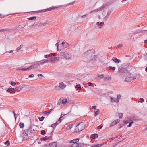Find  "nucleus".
<instances>
[{
  "mask_svg": "<svg viewBox=\"0 0 147 147\" xmlns=\"http://www.w3.org/2000/svg\"><path fill=\"white\" fill-rule=\"evenodd\" d=\"M94 50L93 49L88 50L84 53L83 57L89 60H92L94 57Z\"/></svg>",
  "mask_w": 147,
  "mask_h": 147,
  "instance_id": "nucleus-1",
  "label": "nucleus"
},
{
  "mask_svg": "<svg viewBox=\"0 0 147 147\" xmlns=\"http://www.w3.org/2000/svg\"><path fill=\"white\" fill-rule=\"evenodd\" d=\"M84 128V125L83 123H78L76 126L75 130L76 132H79L82 131Z\"/></svg>",
  "mask_w": 147,
  "mask_h": 147,
  "instance_id": "nucleus-2",
  "label": "nucleus"
},
{
  "mask_svg": "<svg viewBox=\"0 0 147 147\" xmlns=\"http://www.w3.org/2000/svg\"><path fill=\"white\" fill-rule=\"evenodd\" d=\"M32 129V128H29L26 131H24L23 133V141H25L27 139L28 136V132L30 131Z\"/></svg>",
  "mask_w": 147,
  "mask_h": 147,
  "instance_id": "nucleus-3",
  "label": "nucleus"
},
{
  "mask_svg": "<svg viewBox=\"0 0 147 147\" xmlns=\"http://www.w3.org/2000/svg\"><path fill=\"white\" fill-rule=\"evenodd\" d=\"M40 67L39 63H38V61H36L34 63V64L29 66V69L30 70L32 69H37Z\"/></svg>",
  "mask_w": 147,
  "mask_h": 147,
  "instance_id": "nucleus-4",
  "label": "nucleus"
},
{
  "mask_svg": "<svg viewBox=\"0 0 147 147\" xmlns=\"http://www.w3.org/2000/svg\"><path fill=\"white\" fill-rule=\"evenodd\" d=\"M136 77L135 76L132 77L129 76L126 78L125 79V81L127 82H130L131 81L133 80L134 79H136Z\"/></svg>",
  "mask_w": 147,
  "mask_h": 147,
  "instance_id": "nucleus-5",
  "label": "nucleus"
},
{
  "mask_svg": "<svg viewBox=\"0 0 147 147\" xmlns=\"http://www.w3.org/2000/svg\"><path fill=\"white\" fill-rule=\"evenodd\" d=\"M38 63L39 64V65H43L45 63H48V60H42L40 61H38Z\"/></svg>",
  "mask_w": 147,
  "mask_h": 147,
  "instance_id": "nucleus-6",
  "label": "nucleus"
},
{
  "mask_svg": "<svg viewBox=\"0 0 147 147\" xmlns=\"http://www.w3.org/2000/svg\"><path fill=\"white\" fill-rule=\"evenodd\" d=\"M119 119H117L113 121L111 124L110 126H113L116 124L118 123L119 122Z\"/></svg>",
  "mask_w": 147,
  "mask_h": 147,
  "instance_id": "nucleus-7",
  "label": "nucleus"
},
{
  "mask_svg": "<svg viewBox=\"0 0 147 147\" xmlns=\"http://www.w3.org/2000/svg\"><path fill=\"white\" fill-rule=\"evenodd\" d=\"M50 147H56L57 146L58 144L56 142H54L49 144Z\"/></svg>",
  "mask_w": 147,
  "mask_h": 147,
  "instance_id": "nucleus-8",
  "label": "nucleus"
},
{
  "mask_svg": "<svg viewBox=\"0 0 147 147\" xmlns=\"http://www.w3.org/2000/svg\"><path fill=\"white\" fill-rule=\"evenodd\" d=\"M71 54L69 53H66L65 58L67 59H69L71 57Z\"/></svg>",
  "mask_w": 147,
  "mask_h": 147,
  "instance_id": "nucleus-9",
  "label": "nucleus"
},
{
  "mask_svg": "<svg viewBox=\"0 0 147 147\" xmlns=\"http://www.w3.org/2000/svg\"><path fill=\"white\" fill-rule=\"evenodd\" d=\"M79 139L78 138L76 139H74L70 141L71 143L77 144V142H78L79 141Z\"/></svg>",
  "mask_w": 147,
  "mask_h": 147,
  "instance_id": "nucleus-10",
  "label": "nucleus"
},
{
  "mask_svg": "<svg viewBox=\"0 0 147 147\" xmlns=\"http://www.w3.org/2000/svg\"><path fill=\"white\" fill-rule=\"evenodd\" d=\"M30 70L29 67H27L22 66L21 70L23 71H27Z\"/></svg>",
  "mask_w": 147,
  "mask_h": 147,
  "instance_id": "nucleus-11",
  "label": "nucleus"
},
{
  "mask_svg": "<svg viewBox=\"0 0 147 147\" xmlns=\"http://www.w3.org/2000/svg\"><path fill=\"white\" fill-rule=\"evenodd\" d=\"M96 24L98 26V28L100 29L101 28V26L104 25V22H102L99 23V22H97Z\"/></svg>",
  "mask_w": 147,
  "mask_h": 147,
  "instance_id": "nucleus-12",
  "label": "nucleus"
},
{
  "mask_svg": "<svg viewBox=\"0 0 147 147\" xmlns=\"http://www.w3.org/2000/svg\"><path fill=\"white\" fill-rule=\"evenodd\" d=\"M98 137V135L96 134H93L91 135V137L93 139L96 138Z\"/></svg>",
  "mask_w": 147,
  "mask_h": 147,
  "instance_id": "nucleus-13",
  "label": "nucleus"
},
{
  "mask_svg": "<svg viewBox=\"0 0 147 147\" xmlns=\"http://www.w3.org/2000/svg\"><path fill=\"white\" fill-rule=\"evenodd\" d=\"M112 60L113 61L116 63H120L121 61V60L119 59H117V58H113L112 59Z\"/></svg>",
  "mask_w": 147,
  "mask_h": 147,
  "instance_id": "nucleus-14",
  "label": "nucleus"
},
{
  "mask_svg": "<svg viewBox=\"0 0 147 147\" xmlns=\"http://www.w3.org/2000/svg\"><path fill=\"white\" fill-rule=\"evenodd\" d=\"M74 144L76 145V146H77V147L83 146L84 145H85L87 144H82L79 143Z\"/></svg>",
  "mask_w": 147,
  "mask_h": 147,
  "instance_id": "nucleus-15",
  "label": "nucleus"
},
{
  "mask_svg": "<svg viewBox=\"0 0 147 147\" xmlns=\"http://www.w3.org/2000/svg\"><path fill=\"white\" fill-rule=\"evenodd\" d=\"M94 116H97L99 113L100 112V111L99 109H96L94 110Z\"/></svg>",
  "mask_w": 147,
  "mask_h": 147,
  "instance_id": "nucleus-16",
  "label": "nucleus"
},
{
  "mask_svg": "<svg viewBox=\"0 0 147 147\" xmlns=\"http://www.w3.org/2000/svg\"><path fill=\"white\" fill-rule=\"evenodd\" d=\"M110 98V100H111V102H118V101H116V99L115 98H114L111 97Z\"/></svg>",
  "mask_w": 147,
  "mask_h": 147,
  "instance_id": "nucleus-17",
  "label": "nucleus"
},
{
  "mask_svg": "<svg viewBox=\"0 0 147 147\" xmlns=\"http://www.w3.org/2000/svg\"><path fill=\"white\" fill-rule=\"evenodd\" d=\"M55 9L54 7L49 8H48L45 9L44 11L43 10H42L41 11H42L43 12H46L48 11H50L52 10L53 9Z\"/></svg>",
  "mask_w": 147,
  "mask_h": 147,
  "instance_id": "nucleus-18",
  "label": "nucleus"
},
{
  "mask_svg": "<svg viewBox=\"0 0 147 147\" xmlns=\"http://www.w3.org/2000/svg\"><path fill=\"white\" fill-rule=\"evenodd\" d=\"M47 60H48V62H50L52 63H54L55 61V59L54 58H52L51 59H49Z\"/></svg>",
  "mask_w": 147,
  "mask_h": 147,
  "instance_id": "nucleus-19",
  "label": "nucleus"
},
{
  "mask_svg": "<svg viewBox=\"0 0 147 147\" xmlns=\"http://www.w3.org/2000/svg\"><path fill=\"white\" fill-rule=\"evenodd\" d=\"M59 86L61 88L63 89L66 86H64V83L63 82H62L59 83Z\"/></svg>",
  "mask_w": 147,
  "mask_h": 147,
  "instance_id": "nucleus-20",
  "label": "nucleus"
},
{
  "mask_svg": "<svg viewBox=\"0 0 147 147\" xmlns=\"http://www.w3.org/2000/svg\"><path fill=\"white\" fill-rule=\"evenodd\" d=\"M116 115H117L120 118L122 117L123 116V114L120 113H116Z\"/></svg>",
  "mask_w": 147,
  "mask_h": 147,
  "instance_id": "nucleus-21",
  "label": "nucleus"
},
{
  "mask_svg": "<svg viewBox=\"0 0 147 147\" xmlns=\"http://www.w3.org/2000/svg\"><path fill=\"white\" fill-rule=\"evenodd\" d=\"M104 144H103L94 145L92 146V147H100Z\"/></svg>",
  "mask_w": 147,
  "mask_h": 147,
  "instance_id": "nucleus-22",
  "label": "nucleus"
},
{
  "mask_svg": "<svg viewBox=\"0 0 147 147\" xmlns=\"http://www.w3.org/2000/svg\"><path fill=\"white\" fill-rule=\"evenodd\" d=\"M15 90V89L13 88H9L7 90V92H10L11 91L13 92Z\"/></svg>",
  "mask_w": 147,
  "mask_h": 147,
  "instance_id": "nucleus-23",
  "label": "nucleus"
},
{
  "mask_svg": "<svg viewBox=\"0 0 147 147\" xmlns=\"http://www.w3.org/2000/svg\"><path fill=\"white\" fill-rule=\"evenodd\" d=\"M130 120H128L127 119H125L123 121V123H124L125 125L128 123L129 122V121Z\"/></svg>",
  "mask_w": 147,
  "mask_h": 147,
  "instance_id": "nucleus-24",
  "label": "nucleus"
},
{
  "mask_svg": "<svg viewBox=\"0 0 147 147\" xmlns=\"http://www.w3.org/2000/svg\"><path fill=\"white\" fill-rule=\"evenodd\" d=\"M97 76L98 77L97 78L98 79L103 78L104 77V76L103 74L101 75L98 74L97 75Z\"/></svg>",
  "mask_w": 147,
  "mask_h": 147,
  "instance_id": "nucleus-25",
  "label": "nucleus"
},
{
  "mask_svg": "<svg viewBox=\"0 0 147 147\" xmlns=\"http://www.w3.org/2000/svg\"><path fill=\"white\" fill-rule=\"evenodd\" d=\"M65 54H66V53L65 52H61L60 53V55L62 56H65Z\"/></svg>",
  "mask_w": 147,
  "mask_h": 147,
  "instance_id": "nucleus-26",
  "label": "nucleus"
},
{
  "mask_svg": "<svg viewBox=\"0 0 147 147\" xmlns=\"http://www.w3.org/2000/svg\"><path fill=\"white\" fill-rule=\"evenodd\" d=\"M76 87L77 88L78 90H80L81 89V86L80 85L78 84L76 86Z\"/></svg>",
  "mask_w": 147,
  "mask_h": 147,
  "instance_id": "nucleus-27",
  "label": "nucleus"
},
{
  "mask_svg": "<svg viewBox=\"0 0 147 147\" xmlns=\"http://www.w3.org/2000/svg\"><path fill=\"white\" fill-rule=\"evenodd\" d=\"M36 18V16H33L29 18H28L29 20H33L34 19H35Z\"/></svg>",
  "mask_w": 147,
  "mask_h": 147,
  "instance_id": "nucleus-28",
  "label": "nucleus"
},
{
  "mask_svg": "<svg viewBox=\"0 0 147 147\" xmlns=\"http://www.w3.org/2000/svg\"><path fill=\"white\" fill-rule=\"evenodd\" d=\"M57 125L55 123L52 124L51 125V127L53 128V129H55Z\"/></svg>",
  "mask_w": 147,
  "mask_h": 147,
  "instance_id": "nucleus-29",
  "label": "nucleus"
},
{
  "mask_svg": "<svg viewBox=\"0 0 147 147\" xmlns=\"http://www.w3.org/2000/svg\"><path fill=\"white\" fill-rule=\"evenodd\" d=\"M20 127V128H23L24 127V123H19V125Z\"/></svg>",
  "mask_w": 147,
  "mask_h": 147,
  "instance_id": "nucleus-30",
  "label": "nucleus"
},
{
  "mask_svg": "<svg viewBox=\"0 0 147 147\" xmlns=\"http://www.w3.org/2000/svg\"><path fill=\"white\" fill-rule=\"evenodd\" d=\"M44 118H45L43 116H42L41 117H39L38 119L40 121H42L43 120Z\"/></svg>",
  "mask_w": 147,
  "mask_h": 147,
  "instance_id": "nucleus-31",
  "label": "nucleus"
},
{
  "mask_svg": "<svg viewBox=\"0 0 147 147\" xmlns=\"http://www.w3.org/2000/svg\"><path fill=\"white\" fill-rule=\"evenodd\" d=\"M109 69H111L115 71V67H112L111 66H109Z\"/></svg>",
  "mask_w": 147,
  "mask_h": 147,
  "instance_id": "nucleus-32",
  "label": "nucleus"
},
{
  "mask_svg": "<svg viewBox=\"0 0 147 147\" xmlns=\"http://www.w3.org/2000/svg\"><path fill=\"white\" fill-rule=\"evenodd\" d=\"M62 103L63 104H65L67 103V100L66 99H64L63 100Z\"/></svg>",
  "mask_w": 147,
  "mask_h": 147,
  "instance_id": "nucleus-33",
  "label": "nucleus"
},
{
  "mask_svg": "<svg viewBox=\"0 0 147 147\" xmlns=\"http://www.w3.org/2000/svg\"><path fill=\"white\" fill-rule=\"evenodd\" d=\"M62 120L60 119H59L55 123L57 125Z\"/></svg>",
  "mask_w": 147,
  "mask_h": 147,
  "instance_id": "nucleus-34",
  "label": "nucleus"
},
{
  "mask_svg": "<svg viewBox=\"0 0 147 147\" xmlns=\"http://www.w3.org/2000/svg\"><path fill=\"white\" fill-rule=\"evenodd\" d=\"M62 120L60 119H59L55 123L57 125Z\"/></svg>",
  "mask_w": 147,
  "mask_h": 147,
  "instance_id": "nucleus-35",
  "label": "nucleus"
},
{
  "mask_svg": "<svg viewBox=\"0 0 147 147\" xmlns=\"http://www.w3.org/2000/svg\"><path fill=\"white\" fill-rule=\"evenodd\" d=\"M121 98V96L120 95H118L117 96V98L116 99V101H119V99H120Z\"/></svg>",
  "mask_w": 147,
  "mask_h": 147,
  "instance_id": "nucleus-36",
  "label": "nucleus"
},
{
  "mask_svg": "<svg viewBox=\"0 0 147 147\" xmlns=\"http://www.w3.org/2000/svg\"><path fill=\"white\" fill-rule=\"evenodd\" d=\"M74 125L72 124L69 125L67 127L68 129H70L72 128L74 126Z\"/></svg>",
  "mask_w": 147,
  "mask_h": 147,
  "instance_id": "nucleus-37",
  "label": "nucleus"
},
{
  "mask_svg": "<svg viewBox=\"0 0 147 147\" xmlns=\"http://www.w3.org/2000/svg\"><path fill=\"white\" fill-rule=\"evenodd\" d=\"M5 144L7 146H9L10 144V142L9 140H7L5 143Z\"/></svg>",
  "mask_w": 147,
  "mask_h": 147,
  "instance_id": "nucleus-38",
  "label": "nucleus"
},
{
  "mask_svg": "<svg viewBox=\"0 0 147 147\" xmlns=\"http://www.w3.org/2000/svg\"><path fill=\"white\" fill-rule=\"evenodd\" d=\"M134 122L133 121H131L130 122L129 124L127 126L128 127H130L131 126V125L132 124H133Z\"/></svg>",
  "mask_w": 147,
  "mask_h": 147,
  "instance_id": "nucleus-39",
  "label": "nucleus"
},
{
  "mask_svg": "<svg viewBox=\"0 0 147 147\" xmlns=\"http://www.w3.org/2000/svg\"><path fill=\"white\" fill-rule=\"evenodd\" d=\"M125 125L123 123V124H121L119 126V129L121 128Z\"/></svg>",
  "mask_w": 147,
  "mask_h": 147,
  "instance_id": "nucleus-40",
  "label": "nucleus"
},
{
  "mask_svg": "<svg viewBox=\"0 0 147 147\" xmlns=\"http://www.w3.org/2000/svg\"><path fill=\"white\" fill-rule=\"evenodd\" d=\"M9 29H3L1 30H0V32H2L3 31H8L9 30Z\"/></svg>",
  "mask_w": 147,
  "mask_h": 147,
  "instance_id": "nucleus-41",
  "label": "nucleus"
},
{
  "mask_svg": "<svg viewBox=\"0 0 147 147\" xmlns=\"http://www.w3.org/2000/svg\"><path fill=\"white\" fill-rule=\"evenodd\" d=\"M22 47V45H20V46L18 47L17 48V51H18Z\"/></svg>",
  "mask_w": 147,
  "mask_h": 147,
  "instance_id": "nucleus-42",
  "label": "nucleus"
},
{
  "mask_svg": "<svg viewBox=\"0 0 147 147\" xmlns=\"http://www.w3.org/2000/svg\"><path fill=\"white\" fill-rule=\"evenodd\" d=\"M46 134V132L45 130H42L41 131V134L42 135H44Z\"/></svg>",
  "mask_w": 147,
  "mask_h": 147,
  "instance_id": "nucleus-43",
  "label": "nucleus"
},
{
  "mask_svg": "<svg viewBox=\"0 0 147 147\" xmlns=\"http://www.w3.org/2000/svg\"><path fill=\"white\" fill-rule=\"evenodd\" d=\"M77 146H76V145L74 144H72L71 146H69V147H77Z\"/></svg>",
  "mask_w": 147,
  "mask_h": 147,
  "instance_id": "nucleus-44",
  "label": "nucleus"
},
{
  "mask_svg": "<svg viewBox=\"0 0 147 147\" xmlns=\"http://www.w3.org/2000/svg\"><path fill=\"white\" fill-rule=\"evenodd\" d=\"M11 84L12 86H15L16 84V83L13 81L11 82Z\"/></svg>",
  "mask_w": 147,
  "mask_h": 147,
  "instance_id": "nucleus-45",
  "label": "nucleus"
},
{
  "mask_svg": "<svg viewBox=\"0 0 147 147\" xmlns=\"http://www.w3.org/2000/svg\"><path fill=\"white\" fill-rule=\"evenodd\" d=\"M111 11L110 10L108 11L107 13V16H109L111 14Z\"/></svg>",
  "mask_w": 147,
  "mask_h": 147,
  "instance_id": "nucleus-46",
  "label": "nucleus"
},
{
  "mask_svg": "<svg viewBox=\"0 0 147 147\" xmlns=\"http://www.w3.org/2000/svg\"><path fill=\"white\" fill-rule=\"evenodd\" d=\"M144 101L143 98H140V102L141 103H143Z\"/></svg>",
  "mask_w": 147,
  "mask_h": 147,
  "instance_id": "nucleus-47",
  "label": "nucleus"
},
{
  "mask_svg": "<svg viewBox=\"0 0 147 147\" xmlns=\"http://www.w3.org/2000/svg\"><path fill=\"white\" fill-rule=\"evenodd\" d=\"M87 84L89 86H92V84L91 82H88V83Z\"/></svg>",
  "mask_w": 147,
  "mask_h": 147,
  "instance_id": "nucleus-48",
  "label": "nucleus"
},
{
  "mask_svg": "<svg viewBox=\"0 0 147 147\" xmlns=\"http://www.w3.org/2000/svg\"><path fill=\"white\" fill-rule=\"evenodd\" d=\"M65 115H63V114H61V116H60V117L59 118V119H61V118L63 117V116H64Z\"/></svg>",
  "mask_w": 147,
  "mask_h": 147,
  "instance_id": "nucleus-49",
  "label": "nucleus"
},
{
  "mask_svg": "<svg viewBox=\"0 0 147 147\" xmlns=\"http://www.w3.org/2000/svg\"><path fill=\"white\" fill-rule=\"evenodd\" d=\"M51 56L53 58H54L55 57V56H56L55 54V53H53L51 55Z\"/></svg>",
  "mask_w": 147,
  "mask_h": 147,
  "instance_id": "nucleus-50",
  "label": "nucleus"
},
{
  "mask_svg": "<svg viewBox=\"0 0 147 147\" xmlns=\"http://www.w3.org/2000/svg\"><path fill=\"white\" fill-rule=\"evenodd\" d=\"M50 56V55H46L45 56V57L46 58H48Z\"/></svg>",
  "mask_w": 147,
  "mask_h": 147,
  "instance_id": "nucleus-51",
  "label": "nucleus"
},
{
  "mask_svg": "<svg viewBox=\"0 0 147 147\" xmlns=\"http://www.w3.org/2000/svg\"><path fill=\"white\" fill-rule=\"evenodd\" d=\"M43 113L44 114H48L50 113V111H45L43 112Z\"/></svg>",
  "mask_w": 147,
  "mask_h": 147,
  "instance_id": "nucleus-52",
  "label": "nucleus"
},
{
  "mask_svg": "<svg viewBox=\"0 0 147 147\" xmlns=\"http://www.w3.org/2000/svg\"><path fill=\"white\" fill-rule=\"evenodd\" d=\"M54 59H55V61L56 60H59V57H55V58H54Z\"/></svg>",
  "mask_w": 147,
  "mask_h": 147,
  "instance_id": "nucleus-53",
  "label": "nucleus"
},
{
  "mask_svg": "<svg viewBox=\"0 0 147 147\" xmlns=\"http://www.w3.org/2000/svg\"><path fill=\"white\" fill-rule=\"evenodd\" d=\"M87 16H88L87 14H86V15L82 16H81V17H82V18H84L87 17Z\"/></svg>",
  "mask_w": 147,
  "mask_h": 147,
  "instance_id": "nucleus-54",
  "label": "nucleus"
},
{
  "mask_svg": "<svg viewBox=\"0 0 147 147\" xmlns=\"http://www.w3.org/2000/svg\"><path fill=\"white\" fill-rule=\"evenodd\" d=\"M21 69H22V66L20 67H18V68L17 69H16V70L17 71H18V70H21Z\"/></svg>",
  "mask_w": 147,
  "mask_h": 147,
  "instance_id": "nucleus-55",
  "label": "nucleus"
},
{
  "mask_svg": "<svg viewBox=\"0 0 147 147\" xmlns=\"http://www.w3.org/2000/svg\"><path fill=\"white\" fill-rule=\"evenodd\" d=\"M74 2H75V1H74L70 3H69V4H68V5H72L74 3Z\"/></svg>",
  "mask_w": 147,
  "mask_h": 147,
  "instance_id": "nucleus-56",
  "label": "nucleus"
},
{
  "mask_svg": "<svg viewBox=\"0 0 147 147\" xmlns=\"http://www.w3.org/2000/svg\"><path fill=\"white\" fill-rule=\"evenodd\" d=\"M34 75L33 74H30V75H29L28 76V77L30 78V77H34Z\"/></svg>",
  "mask_w": 147,
  "mask_h": 147,
  "instance_id": "nucleus-57",
  "label": "nucleus"
},
{
  "mask_svg": "<svg viewBox=\"0 0 147 147\" xmlns=\"http://www.w3.org/2000/svg\"><path fill=\"white\" fill-rule=\"evenodd\" d=\"M22 88V87L21 86H18L17 88H18V89H21Z\"/></svg>",
  "mask_w": 147,
  "mask_h": 147,
  "instance_id": "nucleus-58",
  "label": "nucleus"
},
{
  "mask_svg": "<svg viewBox=\"0 0 147 147\" xmlns=\"http://www.w3.org/2000/svg\"><path fill=\"white\" fill-rule=\"evenodd\" d=\"M38 76L39 77H40V76L42 77H43V75L41 74H38Z\"/></svg>",
  "mask_w": 147,
  "mask_h": 147,
  "instance_id": "nucleus-59",
  "label": "nucleus"
},
{
  "mask_svg": "<svg viewBox=\"0 0 147 147\" xmlns=\"http://www.w3.org/2000/svg\"><path fill=\"white\" fill-rule=\"evenodd\" d=\"M43 140L44 141H46L47 140V138L46 137H45L43 138Z\"/></svg>",
  "mask_w": 147,
  "mask_h": 147,
  "instance_id": "nucleus-60",
  "label": "nucleus"
},
{
  "mask_svg": "<svg viewBox=\"0 0 147 147\" xmlns=\"http://www.w3.org/2000/svg\"><path fill=\"white\" fill-rule=\"evenodd\" d=\"M98 129H101L102 128V127L101 126V125H99V126H98Z\"/></svg>",
  "mask_w": 147,
  "mask_h": 147,
  "instance_id": "nucleus-61",
  "label": "nucleus"
},
{
  "mask_svg": "<svg viewBox=\"0 0 147 147\" xmlns=\"http://www.w3.org/2000/svg\"><path fill=\"white\" fill-rule=\"evenodd\" d=\"M122 46V45L121 44H119L118 45V47L119 48H120Z\"/></svg>",
  "mask_w": 147,
  "mask_h": 147,
  "instance_id": "nucleus-62",
  "label": "nucleus"
},
{
  "mask_svg": "<svg viewBox=\"0 0 147 147\" xmlns=\"http://www.w3.org/2000/svg\"><path fill=\"white\" fill-rule=\"evenodd\" d=\"M55 45L57 46V49H58V43H57L56 44H55Z\"/></svg>",
  "mask_w": 147,
  "mask_h": 147,
  "instance_id": "nucleus-63",
  "label": "nucleus"
},
{
  "mask_svg": "<svg viewBox=\"0 0 147 147\" xmlns=\"http://www.w3.org/2000/svg\"><path fill=\"white\" fill-rule=\"evenodd\" d=\"M96 106H95V105L93 106L92 107V109H95L96 108Z\"/></svg>",
  "mask_w": 147,
  "mask_h": 147,
  "instance_id": "nucleus-64",
  "label": "nucleus"
}]
</instances>
